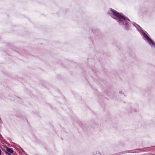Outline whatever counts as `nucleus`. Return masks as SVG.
Returning a JSON list of instances; mask_svg holds the SVG:
<instances>
[{
	"label": "nucleus",
	"instance_id": "f257e3e1",
	"mask_svg": "<svg viewBox=\"0 0 155 155\" xmlns=\"http://www.w3.org/2000/svg\"><path fill=\"white\" fill-rule=\"evenodd\" d=\"M110 11L112 12L113 15L117 18H118L124 20H125L126 19V18L125 17L122 15L121 14L118 13L112 9H111Z\"/></svg>",
	"mask_w": 155,
	"mask_h": 155
},
{
	"label": "nucleus",
	"instance_id": "f03ea898",
	"mask_svg": "<svg viewBox=\"0 0 155 155\" xmlns=\"http://www.w3.org/2000/svg\"><path fill=\"white\" fill-rule=\"evenodd\" d=\"M143 35L149 44L152 45V46L155 48V43H154L153 41L145 33H143Z\"/></svg>",
	"mask_w": 155,
	"mask_h": 155
},
{
	"label": "nucleus",
	"instance_id": "7ed1b4c3",
	"mask_svg": "<svg viewBox=\"0 0 155 155\" xmlns=\"http://www.w3.org/2000/svg\"><path fill=\"white\" fill-rule=\"evenodd\" d=\"M6 151L7 153L9 155H11L10 153H12L13 152V150L8 147H7L6 148Z\"/></svg>",
	"mask_w": 155,
	"mask_h": 155
},
{
	"label": "nucleus",
	"instance_id": "20e7f679",
	"mask_svg": "<svg viewBox=\"0 0 155 155\" xmlns=\"http://www.w3.org/2000/svg\"><path fill=\"white\" fill-rule=\"evenodd\" d=\"M125 26L126 28H128V27L129 26V25L127 23H126L125 24Z\"/></svg>",
	"mask_w": 155,
	"mask_h": 155
},
{
	"label": "nucleus",
	"instance_id": "39448f33",
	"mask_svg": "<svg viewBox=\"0 0 155 155\" xmlns=\"http://www.w3.org/2000/svg\"><path fill=\"white\" fill-rule=\"evenodd\" d=\"M95 155H101V154L99 153H97Z\"/></svg>",
	"mask_w": 155,
	"mask_h": 155
},
{
	"label": "nucleus",
	"instance_id": "423d86ee",
	"mask_svg": "<svg viewBox=\"0 0 155 155\" xmlns=\"http://www.w3.org/2000/svg\"><path fill=\"white\" fill-rule=\"evenodd\" d=\"M1 150H0V155H1Z\"/></svg>",
	"mask_w": 155,
	"mask_h": 155
},
{
	"label": "nucleus",
	"instance_id": "0eeeda50",
	"mask_svg": "<svg viewBox=\"0 0 155 155\" xmlns=\"http://www.w3.org/2000/svg\"><path fill=\"white\" fill-rule=\"evenodd\" d=\"M120 21V20H118V21Z\"/></svg>",
	"mask_w": 155,
	"mask_h": 155
}]
</instances>
